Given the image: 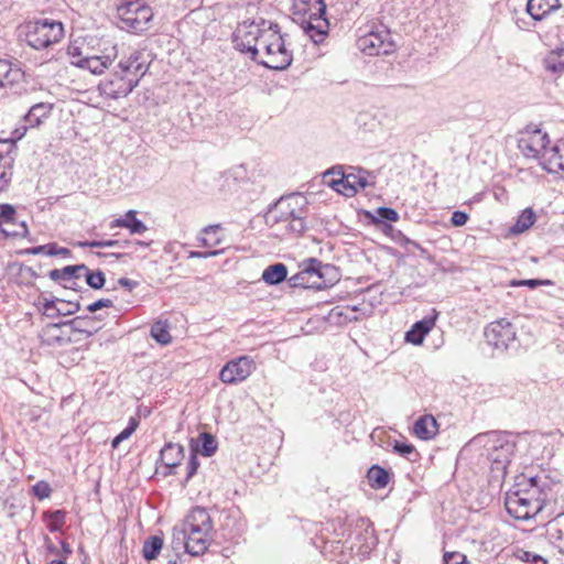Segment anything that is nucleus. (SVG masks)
<instances>
[{"mask_svg": "<svg viewBox=\"0 0 564 564\" xmlns=\"http://www.w3.org/2000/svg\"><path fill=\"white\" fill-rule=\"evenodd\" d=\"M368 176L366 174H343L340 178L333 180L330 186L346 196H354L359 189L369 186Z\"/></svg>", "mask_w": 564, "mask_h": 564, "instance_id": "17", "label": "nucleus"}, {"mask_svg": "<svg viewBox=\"0 0 564 564\" xmlns=\"http://www.w3.org/2000/svg\"><path fill=\"white\" fill-rule=\"evenodd\" d=\"M550 138L546 132L534 126H528L518 140V148L525 158L539 159L547 149Z\"/></svg>", "mask_w": 564, "mask_h": 564, "instance_id": "12", "label": "nucleus"}, {"mask_svg": "<svg viewBox=\"0 0 564 564\" xmlns=\"http://www.w3.org/2000/svg\"><path fill=\"white\" fill-rule=\"evenodd\" d=\"M64 37V25L61 21L39 19L25 25L26 43L35 48L43 50L59 42Z\"/></svg>", "mask_w": 564, "mask_h": 564, "instance_id": "8", "label": "nucleus"}, {"mask_svg": "<svg viewBox=\"0 0 564 564\" xmlns=\"http://www.w3.org/2000/svg\"><path fill=\"white\" fill-rule=\"evenodd\" d=\"M438 424L433 415L419 417L413 425V433L421 440H431L437 434Z\"/></svg>", "mask_w": 564, "mask_h": 564, "instance_id": "24", "label": "nucleus"}, {"mask_svg": "<svg viewBox=\"0 0 564 564\" xmlns=\"http://www.w3.org/2000/svg\"><path fill=\"white\" fill-rule=\"evenodd\" d=\"M356 539H362V543L359 545L352 544L351 550L356 549L357 553L362 556L369 554L377 544V539L373 534V528L371 525H367L364 533L358 534Z\"/></svg>", "mask_w": 564, "mask_h": 564, "instance_id": "30", "label": "nucleus"}, {"mask_svg": "<svg viewBox=\"0 0 564 564\" xmlns=\"http://www.w3.org/2000/svg\"><path fill=\"white\" fill-rule=\"evenodd\" d=\"M63 269H53L48 272V276L51 280L58 282L59 284H64V274L62 273Z\"/></svg>", "mask_w": 564, "mask_h": 564, "instance_id": "61", "label": "nucleus"}, {"mask_svg": "<svg viewBox=\"0 0 564 564\" xmlns=\"http://www.w3.org/2000/svg\"><path fill=\"white\" fill-rule=\"evenodd\" d=\"M57 297L54 299H43L40 301V304L42 305L41 311L43 315H45L48 318H55L61 316V310H59V303Z\"/></svg>", "mask_w": 564, "mask_h": 564, "instance_id": "40", "label": "nucleus"}, {"mask_svg": "<svg viewBox=\"0 0 564 564\" xmlns=\"http://www.w3.org/2000/svg\"><path fill=\"white\" fill-rule=\"evenodd\" d=\"M217 449L216 438L210 433H202L199 435V444L196 447L192 444L194 453L199 452L205 457H210Z\"/></svg>", "mask_w": 564, "mask_h": 564, "instance_id": "33", "label": "nucleus"}, {"mask_svg": "<svg viewBox=\"0 0 564 564\" xmlns=\"http://www.w3.org/2000/svg\"><path fill=\"white\" fill-rule=\"evenodd\" d=\"M368 482L373 489H383L388 486L390 474L379 465H373L367 473Z\"/></svg>", "mask_w": 564, "mask_h": 564, "instance_id": "29", "label": "nucleus"}, {"mask_svg": "<svg viewBox=\"0 0 564 564\" xmlns=\"http://www.w3.org/2000/svg\"><path fill=\"white\" fill-rule=\"evenodd\" d=\"M138 86L135 77H128L116 70L109 78L101 80L98 89L102 96L111 99L127 97Z\"/></svg>", "mask_w": 564, "mask_h": 564, "instance_id": "13", "label": "nucleus"}, {"mask_svg": "<svg viewBox=\"0 0 564 564\" xmlns=\"http://www.w3.org/2000/svg\"><path fill=\"white\" fill-rule=\"evenodd\" d=\"M288 278V268L284 263L278 262L267 267L262 272V280L269 285H276Z\"/></svg>", "mask_w": 564, "mask_h": 564, "instance_id": "27", "label": "nucleus"}, {"mask_svg": "<svg viewBox=\"0 0 564 564\" xmlns=\"http://www.w3.org/2000/svg\"><path fill=\"white\" fill-rule=\"evenodd\" d=\"M357 47L366 55L377 56L391 54L395 44L390 32L382 28L360 35L357 40Z\"/></svg>", "mask_w": 564, "mask_h": 564, "instance_id": "9", "label": "nucleus"}, {"mask_svg": "<svg viewBox=\"0 0 564 564\" xmlns=\"http://www.w3.org/2000/svg\"><path fill=\"white\" fill-rule=\"evenodd\" d=\"M20 229L19 230H14V231H8L6 229H2V232L7 236H12V237H24L26 234H28V227L24 223H21L20 224Z\"/></svg>", "mask_w": 564, "mask_h": 564, "instance_id": "60", "label": "nucleus"}, {"mask_svg": "<svg viewBox=\"0 0 564 564\" xmlns=\"http://www.w3.org/2000/svg\"><path fill=\"white\" fill-rule=\"evenodd\" d=\"M139 426V420L130 417L128 426L123 429L111 442L112 448H118L119 444L128 440Z\"/></svg>", "mask_w": 564, "mask_h": 564, "instance_id": "42", "label": "nucleus"}, {"mask_svg": "<svg viewBox=\"0 0 564 564\" xmlns=\"http://www.w3.org/2000/svg\"><path fill=\"white\" fill-rule=\"evenodd\" d=\"M305 207H300L294 216L288 221V229L296 235H301L306 230Z\"/></svg>", "mask_w": 564, "mask_h": 564, "instance_id": "39", "label": "nucleus"}, {"mask_svg": "<svg viewBox=\"0 0 564 564\" xmlns=\"http://www.w3.org/2000/svg\"><path fill=\"white\" fill-rule=\"evenodd\" d=\"M443 560L444 564H469L467 556L460 552H446Z\"/></svg>", "mask_w": 564, "mask_h": 564, "instance_id": "50", "label": "nucleus"}, {"mask_svg": "<svg viewBox=\"0 0 564 564\" xmlns=\"http://www.w3.org/2000/svg\"><path fill=\"white\" fill-rule=\"evenodd\" d=\"M535 221V215L531 208L524 209L516 224L510 228L512 234H521L528 230Z\"/></svg>", "mask_w": 564, "mask_h": 564, "instance_id": "35", "label": "nucleus"}, {"mask_svg": "<svg viewBox=\"0 0 564 564\" xmlns=\"http://www.w3.org/2000/svg\"><path fill=\"white\" fill-rule=\"evenodd\" d=\"M47 520V528L51 532L61 531L65 524V512L63 510L47 511L44 513Z\"/></svg>", "mask_w": 564, "mask_h": 564, "instance_id": "37", "label": "nucleus"}, {"mask_svg": "<svg viewBox=\"0 0 564 564\" xmlns=\"http://www.w3.org/2000/svg\"><path fill=\"white\" fill-rule=\"evenodd\" d=\"M151 336L161 345H167L172 340L166 322L158 321L151 327Z\"/></svg>", "mask_w": 564, "mask_h": 564, "instance_id": "36", "label": "nucleus"}, {"mask_svg": "<svg viewBox=\"0 0 564 564\" xmlns=\"http://www.w3.org/2000/svg\"><path fill=\"white\" fill-rule=\"evenodd\" d=\"M560 7L558 0H528L527 12L535 21H541Z\"/></svg>", "mask_w": 564, "mask_h": 564, "instance_id": "23", "label": "nucleus"}, {"mask_svg": "<svg viewBox=\"0 0 564 564\" xmlns=\"http://www.w3.org/2000/svg\"><path fill=\"white\" fill-rule=\"evenodd\" d=\"M468 215L465 212L456 210L452 214L451 221L454 226L460 227L468 221Z\"/></svg>", "mask_w": 564, "mask_h": 564, "instance_id": "56", "label": "nucleus"}, {"mask_svg": "<svg viewBox=\"0 0 564 564\" xmlns=\"http://www.w3.org/2000/svg\"><path fill=\"white\" fill-rule=\"evenodd\" d=\"M117 57V47L112 46L107 54L96 55V54H86L85 57H82L77 61L72 62V65L87 69L91 74L100 75L107 69Z\"/></svg>", "mask_w": 564, "mask_h": 564, "instance_id": "15", "label": "nucleus"}, {"mask_svg": "<svg viewBox=\"0 0 564 564\" xmlns=\"http://www.w3.org/2000/svg\"><path fill=\"white\" fill-rule=\"evenodd\" d=\"M113 305L112 301L109 299H100L91 304H89L86 308L88 313H95L98 310H101L104 307H111Z\"/></svg>", "mask_w": 564, "mask_h": 564, "instance_id": "55", "label": "nucleus"}, {"mask_svg": "<svg viewBox=\"0 0 564 564\" xmlns=\"http://www.w3.org/2000/svg\"><path fill=\"white\" fill-rule=\"evenodd\" d=\"M470 443L484 447V455L492 463V469L498 471L506 470L516 446L509 434L498 431L478 434Z\"/></svg>", "mask_w": 564, "mask_h": 564, "instance_id": "6", "label": "nucleus"}, {"mask_svg": "<svg viewBox=\"0 0 564 564\" xmlns=\"http://www.w3.org/2000/svg\"><path fill=\"white\" fill-rule=\"evenodd\" d=\"M393 451L395 453H398L399 455L408 458L409 460H413L411 458L412 455L417 456V453H416L414 446L412 444L405 443V442L395 441L393 443Z\"/></svg>", "mask_w": 564, "mask_h": 564, "instance_id": "45", "label": "nucleus"}, {"mask_svg": "<svg viewBox=\"0 0 564 564\" xmlns=\"http://www.w3.org/2000/svg\"><path fill=\"white\" fill-rule=\"evenodd\" d=\"M291 13L293 21L315 44L325 40L329 23L324 0H292Z\"/></svg>", "mask_w": 564, "mask_h": 564, "instance_id": "4", "label": "nucleus"}, {"mask_svg": "<svg viewBox=\"0 0 564 564\" xmlns=\"http://www.w3.org/2000/svg\"><path fill=\"white\" fill-rule=\"evenodd\" d=\"M15 223V209L12 205H0V227L2 225Z\"/></svg>", "mask_w": 564, "mask_h": 564, "instance_id": "46", "label": "nucleus"}, {"mask_svg": "<svg viewBox=\"0 0 564 564\" xmlns=\"http://www.w3.org/2000/svg\"><path fill=\"white\" fill-rule=\"evenodd\" d=\"M52 110V105L39 102L32 106L29 112L24 116V120L31 126L36 127L46 118Z\"/></svg>", "mask_w": 564, "mask_h": 564, "instance_id": "31", "label": "nucleus"}, {"mask_svg": "<svg viewBox=\"0 0 564 564\" xmlns=\"http://www.w3.org/2000/svg\"><path fill=\"white\" fill-rule=\"evenodd\" d=\"M126 220H128L126 218V215L121 218L115 219L110 223V228H117V227L126 228V225H127Z\"/></svg>", "mask_w": 564, "mask_h": 564, "instance_id": "64", "label": "nucleus"}, {"mask_svg": "<svg viewBox=\"0 0 564 564\" xmlns=\"http://www.w3.org/2000/svg\"><path fill=\"white\" fill-rule=\"evenodd\" d=\"M67 54L69 55L70 57V63L74 61H77L82 57H85L82 48L77 45H69L68 48H67Z\"/></svg>", "mask_w": 564, "mask_h": 564, "instance_id": "59", "label": "nucleus"}, {"mask_svg": "<svg viewBox=\"0 0 564 564\" xmlns=\"http://www.w3.org/2000/svg\"><path fill=\"white\" fill-rule=\"evenodd\" d=\"M199 467V462L196 453L192 452L189 460L187 463V475L185 481L187 482L196 473Z\"/></svg>", "mask_w": 564, "mask_h": 564, "instance_id": "54", "label": "nucleus"}, {"mask_svg": "<svg viewBox=\"0 0 564 564\" xmlns=\"http://www.w3.org/2000/svg\"><path fill=\"white\" fill-rule=\"evenodd\" d=\"M77 246L80 248H101V240L78 241Z\"/></svg>", "mask_w": 564, "mask_h": 564, "instance_id": "62", "label": "nucleus"}, {"mask_svg": "<svg viewBox=\"0 0 564 564\" xmlns=\"http://www.w3.org/2000/svg\"><path fill=\"white\" fill-rule=\"evenodd\" d=\"M280 40V26L278 23L260 19L257 21H243L234 32V44L237 50L249 54L254 62L270 57V64H279L286 58L285 53L272 54L271 46L282 47Z\"/></svg>", "mask_w": 564, "mask_h": 564, "instance_id": "2", "label": "nucleus"}, {"mask_svg": "<svg viewBox=\"0 0 564 564\" xmlns=\"http://www.w3.org/2000/svg\"><path fill=\"white\" fill-rule=\"evenodd\" d=\"M558 488L557 484L544 475L522 474L517 477L514 485L506 495V510L516 520L527 521L535 518L551 503H555Z\"/></svg>", "mask_w": 564, "mask_h": 564, "instance_id": "1", "label": "nucleus"}, {"mask_svg": "<svg viewBox=\"0 0 564 564\" xmlns=\"http://www.w3.org/2000/svg\"><path fill=\"white\" fill-rule=\"evenodd\" d=\"M118 283L129 291L133 290L138 285L137 281L130 280L128 278H120Z\"/></svg>", "mask_w": 564, "mask_h": 564, "instance_id": "63", "label": "nucleus"}, {"mask_svg": "<svg viewBox=\"0 0 564 564\" xmlns=\"http://www.w3.org/2000/svg\"><path fill=\"white\" fill-rule=\"evenodd\" d=\"M184 458V447L175 443H166L160 451V460L164 464L169 471L165 475H174V469Z\"/></svg>", "mask_w": 564, "mask_h": 564, "instance_id": "21", "label": "nucleus"}, {"mask_svg": "<svg viewBox=\"0 0 564 564\" xmlns=\"http://www.w3.org/2000/svg\"><path fill=\"white\" fill-rule=\"evenodd\" d=\"M279 43H281L282 47L279 48V46H275V45H272L271 46V52L272 54H278L279 52L282 53H285V56L286 58L284 59V62H279V64H270V57L268 56H264V58H260L259 61V64L263 65L264 67L267 68H270V69H275V70H284L286 69L291 64H292V61H293V53L292 51L286 46L285 44V40H284V35L280 32V40H279Z\"/></svg>", "mask_w": 564, "mask_h": 564, "instance_id": "25", "label": "nucleus"}, {"mask_svg": "<svg viewBox=\"0 0 564 564\" xmlns=\"http://www.w3.org/2000/svg\"><path fill=\"white\" fill-rule=\"evenodd\" d=\"M540 164L549 173L564 172V145L547 148L541 155Z\"/></svg>", "mask_w": 564, "mask_h": 564, "instance_id": "20", "label": "nucleus"}, {"mask_svg": "<svg viewBox=\"0 0 564 564\" xmlns=\"http://www.w3.org/2000/svg\"><path fill=\"white\" fill-rule=\"evenodd\" d=\"M23 78V72L15 63L0 58V87L12 86Z\"/></svg>", "mask_w": 564, "mask_h": 564, "instance_id": "22", "label": "nucleus"}, {"mask_svg": "<svg viewBox=\"0 0 564 564\" xmlns=\"http://www.w3.org/2000/svg\"><path fill=\"white\" fill-rule=\"evenodd\" d=\"M32 491H33L34 496H36L39 499L43 500L51 496L52 489L46 481L40 480L32 487Z\"/></svg>", "mask_w": 564, "mask_h": 564, "instance_id": "47", "label": "nucleus"}, {"mask_svg": "<svg viewBox=\"0 0 564 564\" xmlns=\"http://www.w3.org/2000/svg\"><path fill=\"white\" fill-rule=\"evenodd\" d=\"M12 165L0 164V192L4 191L12 178Z\"/></svg>", "mask_w": 564, "mask_h": 564, "instance_id": "49", "label": "nucleus"}, {"mask_svg": "<svg viewBox=\"0 0 564 564\" xmlns=\"http://www.w3.org/2000/svg\"><path fill=\"white\" fill-rule=\"evenodd\" d=\"M118 26L139 34L147 31L153 19V11L144 0H120L117 4Z\"/></svg>", "mask_w": 564, "mask_h": 564, "instance_id": "7", "label": "nucleus"}, {"mask_svg": "<svg viewBox=\"0 0 564 564\" xmlns=\"http://www.w3.org/2000/svg\"><path fill=\"white\" fill-rule=\"evenodd\" d=\"M377 214H378L380 220H387V221H392V223H395L399 220V214L397 213L395 209L390 208V207H379L377 209Z\"/></svg>", "mask_w": 564, "mask_h": 564, "instance_id": "53", "label": "nucleus"}, {"mask_svg": "<svg viewBox=\"0 0 564 564\" xmlns=\"http://www.w3.org/2000/svg\"><path fill=\"white\" fill-rule=\"evenodd\" d=\"M33 254H42L45 253L47 256H63L68 257L70 254V250L64 247H58L56 243H47L43 246L33 247L31 249Z\"/></svg>", "mask_w": 564, "mask_h": 564, "instance_id": "38", "label": "nucleus"}, {"mask_svg": "<svg viewBox=\"0 0 564 564\" xmlns=\"http://www.w3.org/2000/svg\"><path fill=\"white\" fill-rule=\"evenodd\" d=\"M552 281L550 280H540V279H528V280H520V281H513L511 285L513 286H528L530 289H535L541 285H551Z\"/></svg>", "mask_w": 564, "mask_h": 564, "instance_id": "51", "label": "nucleus"}, {"mask_svg": "<svg viewBox=\"0 0 564 564\" xmlns=\"http://www.w3.org/2000/svg\"><path fill=\"white\" fill-rule=\"evenodd\" d=\"M61 316H68L77 313L80 308V304L78 302L64 301L58 300Z\"/></svg>", "mask_w": 564, "mask_h": 564, "instance_id": "48", "label": "nucleus"}, {"mask_svg": "<svg viewBox=\"0 0 564 564\" xmlns=\"http://www.w3.org/2000/svg\"><path fill=\"white\" fill-rule=\"evenodd\" d=\"M256 370V362L250 356H240L228 361L219 372V379L227 384L246 380Z\"/></svg>", "mask_w": 564, "mask_h": 564, "instance_id": "14", "label": "nucleus"}, {"mask_svg": "<svg viewBox=\"0 0 564 564\" xmlns=\"http://www.w3.org/2000/svg\"><path fill=\"white\" fill-rule=\"evenodd\" d=\"M223 253V250H212V251H189L188 258H199V259H207L210 257H216L218 254Z\"/></svg>", "mask_w": 564, "mask_h": 564, "instance_id": "57", "label": "nucleus"}, {"mask_svg": "<svg viewBox=\"0 0 564 564\" xmlns=\"http://www.w3.org/2000/svg\"><path fill=\"white\" fill-rule=\"evenodd\" d=\"M338 279L337 270L332 264H324L315 258L305 260L301 270L288 282L291 288L322 290L332 285Z\"/></svg>", "mask_w": 564, "mask_h": 564, "instance_id": "5", "label": "nucleus"}, {"mask_svg": "<svg viewBox=\"0 0 564 564\" xmlns=\"http://www.w3.org/2000/svg\"><path fill=\"white\" fill-rule=\"evenodd\" d=\"M307 200L301 194H290L282 196L273 205H271L265 215L268 225L286 223L295 215L300 207H306Z\"/></svg>", "mask_w": 564, "mask_h": 564, "instance_id": "10", "label": "nucleus"}, {"mask_svg": "<svg viewBox=\"0 0 564 564\" xmlns=\"http://www.w3.org/2000/svg\"><path fill=\"white\" fill-rule=\"evenodd\" d=\"M220 229V225H208L204 227L197 237L200 246L204 248H214L221 245L224 239L218 235Z\"/></svg>", "mask_w": 564, "mask_h": 564, "instance_id": "26", "label": "nucleus"}, {"mask_svg": "<svg viewBox=\"0 0 564 564\" xmlns=\"http://www.w3.org/2000/svg\"><path fill=\"white\" fill-rule=\"evenodd\" d=\"M213 524L207 510L202 507L193 508L184 521L173 529V549L183 547L194 556L204 554L208 549Z\"/></svg>", "mask_w": 564, "mask_h": 564, "instance_id": "3", "label": "nucleus"}, {"mask_svg": "<svg viewBox=\"0 0 564 564\" xmlns=\"http://www.w3.org/2000/svg\"><path fill=\"white\" fill-rule=\"evenodd\" d=\"M118 68L121 74L128 77H135L139 83L149 68L145 53L143 51H133L128 57L119 62Z\"/></svg>", "mask_w": 564, "mask_h": 564, "instance_id": "16", "label": "nucleus"}, {"mask_svg": "<svg viewBox=\"0 0 564 564\" xmlns=\"http://www.w3.org/2000/svg\"><path fill=\"white\" fill-rule=\"evenodd\" d=\"M437 316L438 312L436 310H432L431 315L414 323L411 329L405 333V340L413 345H421L425 336L434 327Z\"/></svg>", "mask_w": 564, "mask_h": 564, "instance_id": "19", "label": "nucleus"}, {"mask_svg": "<svg viewBox=\"0 0 564 564\" xmlns=\"http://www.w3.org/2000/svg\"><path fill=\"white\" fill-rule=\"evenodd\" d=\"M544 68L552 74L564 72V47L551 51L543 59Z\"/></svg>", "mask_w": 564, "mask_h": 564, "instance_id": "28", "label": "nucleus"}, {"mask_svg": "<svg viewBox=\"0 0 564 564\" xmlns=\"http://www.w3.org/2000/svg\"><path fill=\"white\" fill-rule=\"evenodd\" d=\"M83 273H84L83 275H85V278H86V283L91 289L100 290L105 285L106 278H105L104 272H101L100 270L90 271L87 268V271H84Z\"/></svg>", "mask_w": 564, "mask_h": 564, "instance_id": "43", "label": "nucleus"}, {"mask_svg": "<svg viewBox=\"0 0 564 564\" xmlns=\"http://www.w3.org/2000/svg\"><path fill=\"white\" fill-rule=\"evenodd\" d=\"M26 131V126L18 127L12 131L11 137L8 138V140H11L13 142V145L15 147L17 141L21 140L25 135Z\"/></svg>", "mask_w": 564, "mask_h": 564, "instance_id": "58", "label": "nucleus"}, {"mask_svg": "<svg viewBox=\"0 0 564 564\" xmlns=\"http://www.w3.org/2000/svg\"><path fill=\"white\" fill-rule=\"evenodd\" d=\"M162 547H163V540H162V538H160L158 535H152V536L148 538L144 541L143 547H142L143 557L148 562L156 558L158 555L160 554Z\"/></svg>", "mask_w": 564, "mask_h": 564, "instance_id": "34", "label": "nucleus"}, {"mask_svg": "<svg viewBox=\"0 0 564 564\" xmlns=\"http://www.w3.org/2000/svg\"><path fill=\"white\" fill-rule=\"evenodd\" d=\"M519 558L527 564H547L544 557L529 551H522Z\"/></svg>", "mask_w": 564, "mask_h": 564, "instance_id": "52", "label": "nucleus"}, {"mask_svg": "<svg viewBox=\"0 0 564 564\" xmlns=\"http://www.w3.org/2000/svg\"><path fill=\"white\" fill-rule=\"evenodd\" d=\"M101 317L100 316H91V315H83L77 316L70 321L62 323V325H67L72 328V330L77 333H84L87 336H91L97 333L101 328ZM61 324H50L47 325V329L58 328Z\"/></svg>", "mask_w": 564, "mask_h": 564, "instance_id": "18", "label": "nucleus"}, {"mask_svg": "<svg viewBox=\"0 0 564 564\" xmlns=\"http://www.w3.org/2000/svg\"><path fill=\"white\" fill-rule=\"evenodd\" d=\"M484 334L488 345L501 351L507 350L517 339L516 328L507 318L491 322Z\"/></svg>", "mask_w": 564, "mask_h": 564, "instance_id": "11", "label": "nucleus"}, {"mask_svg": "<svg viewBox=\"0 0 564 564\" xmlns=\"http://www.w3.org/2000/svg\"><path fill=\"white\" fill-rule=\"evenodd\" d=\"M14 148L11 140L0 139V164L12 165L13 158L11 156V152Z\"/></svg>", "mask_w": 564, "mask_h": 564, "instance_id": "44", "label": "nucleus"}, {"mask_svg": "<svg viewBox=\"0 0 564 564\" xmlns=\"http://www.w3.org/2000/svg\"><path fill=\"white\" fill-rule=\"evenodd\" d=\"M135 210H128L126 213V218L128 219L126 220V228L129 229L133 235H141L147 231L148 228L143 221L135 217Z\"/></svg>", "mask_w": 564, "mask_h": 564, "instance_id": "41", "label": "nucleus"}, {"mask_svg": "<svg viewBox=\"0 0 564 564\" xmlns=\"http://www.w3.org/2000/svg\"><path fill=\"white\" fill-rule=\"evenodd\" d=\"M87 271L85 264L66 265L63 268L64 284L63 286L70 290H76L77 280Z\"/></svg>", "mask_w": 564, "mask_h": 564, "instance_id": "32", "label": "nucleus"}]
</instances>
